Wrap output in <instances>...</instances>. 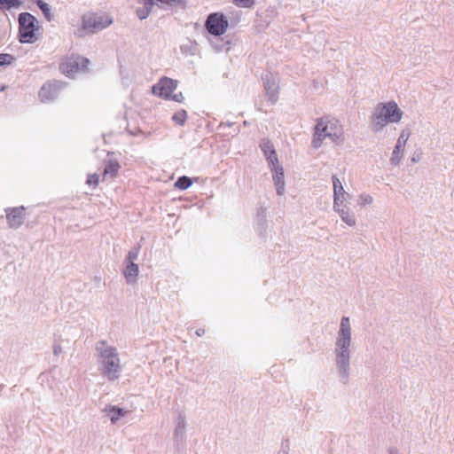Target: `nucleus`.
<instances>
[{
  "label": "nucleus",
  "mask_w": 454,
  "mask_h": 454,
  "mask_svg": "<svg viewBox=\"0 0 454 454\" xmlns=\"http://www.w3.org/2000/svg\"><path fill=\"white\" fill-rule=\"evenodd\" d=\"M6 214H7L6 216H7L9 225L12 228H17L23 222V219L25 216V207H14V208L6 210Z\"/></svg>",
  "instance_id": "obj_14"
},
{
  "label": "nucleus",
  "mask_w": 454,
  "mask_h": 454,
  "mask_svg": "<svg viewBox=\"0 0 454 454\" xmlns=\"http://www.w3.org/2000/svg\"><path fill=\"white\" fill-rule=\"evenodd\" d=\"M332 181L333 186V203L336 206H341L342 202L348 200L350 198V195L345 192L341 181L337 177L336 175L332 176Z\"/></svg>",
  "instance_id": "obj_12"
},
{
  "label": "nucleus",
  "mask_w": 454,
  "mask_h": 454,
  "mask_svg": "<svg viewBox=\"0 0 454 454\" xmlns=\"http://www.w3.org/2000/svg\"><path fill=\"white\" fill-rule=\"evenodd\" d=\"M372 202H373L372 197L367 193H361L359 195V198L357 200V204L360 207H365L367 205H371Z\"/></svg>",
  "instance_id": "obj_32"
},
{
  "label": "nucleus",
  "mask_w": 454,
  "mask_h": 454,
  "mask_svg": "<svg viewBox=\"0 0 454 454\" xmlns=\"http://www.w3.org/2000/svg\"><path fill=\"white\" fill-rule=\"evenodd\" d=\"M186 119H187V113L184 109L177 111L172 116L173 121L179 126H184Z\"/></svg>",
  "instance_id": "obj_28"
},
{
  "label": "nucleus",
  "mask_w": 454,
  "mask_h": 454,
  "mask_svg": "<svg viewBox=\"0 0 454 454\" xmlns=\"http://www.w3.org/2000/svg\"><path fill=\"white\" fill-rule=\"evenodd\" d=\"M15 58L7 53H0V67L10 66L13 63Z\"/></svg>",
  "instance_id": "obj_31"
},
{
  "label": "nucleus",
  "mask_w": 454,
  "mask_h": 454,
  "mask_svg": "<svg viewBox=\"0 0 454 454\" xmlns=\"http://www.w3.org/2000/svg\"><path fill=\"white\" fill-rule=\"evenodd\" d=\"M255 0H232V2L239 7L250 8L254 4Z\"/></svg>",
  "instance_id": "obj_33"
},
{
  "label": "nucleus",
  "mask_w": 454,
  "mask_h": 454,
  "mask_svg": "<svg viewBox=\"0 0 454 454\" xmlns=\"http://www.w3.org/2000/svg\"><path fill=\"white\" fill-rule=\"evenodd\" d=\"M270 170L273 172L272 179L276 187V192L278 196H282L285 193V176L282 166L278 161L277 164L269 165Z\"/></svg>",
  "instance_id": "obj_11"
},
{
  "label": "nucleus",
  "mask_w": 454,
  "mask_h": 454,
  "mask_svg": "<svg viewBox=\"0 0 454 454\" xmlns=\"http://www.w3.org/2000/svg\"><path fill=\"white\" fill-rule=\"evenodd\" d=\"M229 26L228 20L223 13L213 12L210 13L205 22L207 31L215 36L223 35Z\"/></svg>",
  "instance_id": "obj_7"
},
{
  "label": "nucleus",
  "mask_w": 454,
  "mask_h": 454,
  "mask_svg": "<svg viewBox=\"0 0 454 454\" xmlns=\"http://www.w3.org/2000/svg\"><path fill=\"white\" fill-rule=\"evenodd\" d=\"M260 148L266 157L269 165H274L278 163V159L277 157L276 150L269 139H262L260 143Z\"/></svg>",
  "instance_id": "obj_15"
},
{
  "label": "nucleus",
  "mask_w": 454,
  "mask_h": 454,
  "mask_svg": "<svg viewBox=\"0 0 454 454\" xmlns=\"http://www.w3.org/2000/svg\"><path fill=\"white\" fill-rule=\"evenodd\" d=\"M139 251H140V246L139 245L133 247L128 252V254H127V256L125 258L124 262H134L135 260H137V257H138Z\"/></svg>",
  "instance_id": "obj_30"
},
{
  "label": "nucleus",
  "mask_w": 454,
  "mask_h": 454,
  "mask_svg": "<svg viewBox=\"0 0 454 454\" xmlns=\"http://www.w3.org/2000/svg\"><path fill=\"white\" fill-rule=\"evenodd\" d=\"M43 28L41 22L32 14H30V44L42 38Z\"/></svg>",
  "instance_id": "obj_17"
},
{
  "label": "nucleus",
  "mask_w": 454,
  "mask_h": 454,
  "mask_svg": "<svg viewBox=\"0 0 454 454\" xmlns=\"http://www.w3.org/2000/svg\"><path fill=\"white\" fill-rule=\"evenodd\" d=\"M67 83L58 80L48 81L39 90V98L42 102L49 103L55 100L60 92L66 88Z\"/></svg>",
  "instance_id": "obj_8"
},
{
  "label": "nucleus",
  "mask_w": 454,
  "mask_h": 454,
  "mask_svg": "<svg viewBox=\"0 0 454 454\" xmlns=\"http://www.w3.org/2000/svg\"><path fill=\"white\" fill-rule=\"evenodd\" d=\"M22 3V0H0V8H19Z\"/></svg>",
  "instance_id": "obj_29"
},
{
  "label": "nucleus",
  "mask_w": 454,
  "mask_h": 454,
  "mask_svg": "<svg viewBox=\"0 0 454 454\" xmlns=\"http://www.w3.org/2000/svg\"><path fill=\"white\" fill-rule=\"evenodd\" d=\"M53 355L56 357H59L63 353V348L59 340H55L52 346Z\"/></svg>",
  "instance_id": "obj_35"
},
{
  "label": "nucleus",
  "mask_w": 454,
  "mask_h": 454,
  "mask_svg": "<svg viewBox=\"0 0 454 454\" xmlns=\"http://www.w3.org/2000/svg\"><path fill=\"white\" fill-rule=\"evenodd\" d=\"M176 426H185V419L181 413L178 414Z\"/></svg>",
  "instance_id": "obj_37"
},
{
  "label": "nucleus",
  "mask_w": 454,
  "mask_h": 454,
  "mask_svg": "<svg viewBox=\"0 0 454 454\" xmlns=\"http://www.w3.org/2000/svg\"><path fill=\"white\" fill-rule=\"evenodd\" d=\"M30 2L35 3L37 7L41 10L43 17L48 20L51 21L53 19V15L51 13V6L43 0H30Z\"/></svg>",
  "instance_id": "obj_23"
},
{
  "label": "nucleus",
  "mask_w": 454,
  "mask_h": 454,
  "mask_svg": "<svg viewBox=\"0 0 454 454\" xmlns=\"http://www.w3.org/2000/svg\"><path fill=\"white\" fill-rule=\"evenodd\" d=\"M195 333L197 336L200 337V336L204 335L205 330L203 328H199L196 330Z\"/></svg>",
  "instance_id": "obj_39"
},
{
  "label": "nucleus",
  "mask_w": 454,
  "mask_h": 454,
  "mask_svg": "<svg viewBox=\"0 0 454 454\" xmlns=\"http://www.w3.org/2000/svg\"><path fill=\"white\" fill-rule=\"evenodd\" d=\"M352 330L348 317H342L334 345L335 365L340 381L347 385L350 378Z\"/></svg>",
  "instance_id": "obj_1"
},
{
  "label": "nucleus",
  "mask_w": 454,
  "mask_h": 454,
  "mask_svg": "<svg viewBox=\"0 0 454 454\" xmlns=\"http://www.w3.org/2000/svg\"><path fill=\"white\" fill-rule=\"evenodd\" d=\"M262 82L265 94L269 101L273 105L278 99V79L270 73L262 76Z\"/></svg>",
  "instance_id": "obj_10"
},
{
  "label": "nucleus",
  "mask_w": 454,
  "mask_h": 454,
  "mask_svg": "<svg viewBox=\"0 0 454 454\" xmlns=\"http://www.w3.org/2000/svg\"><path fill=\"white\" fill-rule=\"evenodd\" d=\"M28 12H22L19 17L20 23V42L26 43H28Z\"/></svg>",
  "instance_id": "obj_19"
},
{
  "label": "nucleus",
  "mask_w": 454,
  "mask_h": 454,
  "mask_svg": "<svg viewBox=\"0 0 454 454\" xmlns=\"http://www.w3.org/2000/svg\"><path fill=\"white\" fill-rule=\"evenodd\" d=\"M96 351L102 376L109 381L118 380L121 366L117 348L107 345L106 340H99L96 344Z\"/></svg>",
  "instance_id": "obj_2"
},
{
  "label": "nucleus",
  "mask_w": 454,
  "mask_h": 454,
  "mask_svg": "<svg viewBox=\"0 0 454 454\" xmlns=\"http://www.w3.org/2000/svg\"><path fill=\"white\" fill-rule=\"evenodd\" d=\"M126 266L123 270V275L127 280V283L132 284L137 281V278L139 272V268L134 262H125Z\"/></svg>",
  "instance_id": "obj_20"
},
{
  "label": "nucleus",
  "mask_w": 454,
  "mask_h": 454,
  "mask_svg": "<svg viewBox=\"0 0 454 454\" xmlns=\"http://www.w3.org/2000/svg\"><path fill=\"white\" fill-rule=\"evenodd\" d=\"M120 164L116 160H109L105 163L103 179H113L117 176Z\"/></svg>",
  "instance_id": "obj_21"
},
{
  "label": "nucleus",
  "mask_w": 454,
  "mask_h": 454,
  "mask_svg": "<svg viewBox=\"0 0 454 454\" xmlns=\"http://www.w3.org/2000/svg\"><path fill=\"white\" fill-rule=\"evenodd\" d=\"M333 209L336 213H338V215H340L341 220L346 224H348V226L356 225V221L355 215L350 214V209L347 204H344V202H342L341 206H336L333 203Z\"/></svg>",
  "instance_id": "obj_16"
},
{
  "label": "nucleus",
  "mask_w": 454,
  "mask_h": 454,
  "mask_svg": "<svg viewBox=\"0 0 454 454\" xmlns=\"http://www.w3.org/2000/svg\"><path fill=\"white\" fill-rule=\"evenodd\" d=\"M326 137L336 144L342 142L343 129L338 120L325 116L317 120L311 141L312 147L315 149L319 148Z\"/></svg>",
  "instance_id": "obj_3"
},
{
  "label": "nucleus",
  "mask_w": 454,
  "mask_h": 454,
  "mask_svg": "<svg viewBox=\"0 0 454 454\" xmlns=\"http://www.w3.org/2000/svg\"><path fill=\"white\" fill-rule=\"evenodd\" d=\"M99 182V176L98 174H90L87 176L86 184L89 185L97 186Z\"/></svg>",
  "instance_id": "obj_34"
},
{
  "label": "nucleus",
  "mask_w": 454,
  "mask_h": 454,
  "mask_svg": "<svg viewBox=\"0 0 454 454\" xmlns=\"http://www.w3.org/2000/svg\"><path fill=\"white\" fill-rule=\"evenodd\" d=\"M169 99L178 102V103H181L184 101V97L183 96L182 92H178V93H175V94L172 93L171 97H169Z\"/></svg>",
  "instance_id": "obj_36"
},
{
  "label": "nucleus",
  "mask_w": 454,
  "mask_h": 454,
  "mask_svg": "<svg viewBox=\"0 0 454 454\" xmlns=\"http://www.w3.org/2000/svg\"><path fill=\"white\" fill-rule=\"evenodd\" d=\"M82 28L88 33L94 34L109 27L113 19L106 13L89 12L82 16Z\"/></svg>",
  "instance_id": "obj_5"
},
{
  "label": "nucleus",
  "mask_w": 454,
  "mask_h": 454,
  "mask_svg": "<svg viewBox=\"0 0 454 454\" xmlns=\"http://www.w3.org/2000/svg\"><path fill=\"white\" fill-rule=\"evenodd\" d=\"M153 5L158 4L160 7L164 8L167 6H175V5H180L184 7L185 6V0H153Z\"/></svg>",
  "instance_id": "obj_27"
},
{
  "label": "nucleus",
  "mask_w": 454,
  "mask_h": 454,
  "mask_svg": "<svg viewBox=\"0 0 454 454\" xmlns=\"http://www.w3.org/2000/svg\"><path fill=\"white\" fill-rule=\"evenodd\" d=\"M180 50L184 55L194 56L197 53V43L189 41L187 43L181 45Z\"/></svg>",
  "instance_id": "obj_26"
},
{
  "label": "nucleus",
  "mask_w": 454,
  "mask_h": 454,
  "mask_svg": "<svg viewBox=\"0 0 454 454\" xmlns=\"http://www.w3.org/2000/svg\"><path fill=\"white\" fill-rule=\"evenodd\" d=\"M410 137V132L406 130H403L397 139V142L395 145V148L392 153V156L390 158L391 164L396 166L401 162L402 156H400V153L403 151L408 138Z\"/></svg>",
  "instance_id": "obj_13"
},
{
  "label": "nucleus",
  "mask_w": 454,
  "mask_h": 454,
  "mask_svg": "<svg viewBox=\"0 0 454 454\" xmlns=\"http://www.w3.org/2000/svg\"><path fill=\"white\" fill-rule=\"evenodd\" d=\"M178 82L176 80L162 77L160 81L153 86V94L164 99H169L171 94L177 87Z\"/></svg>",
  "instance_id": "obj_9"
},
{
  "label": "nucleus",
  "mask_w": 454,
  "mask_h": 454,
  "mask_svg": "<svg viewBox=\"0 0 454 454\" xmlns=\"http://www.w3.org/2000/svg\"><path fill=\"white\" fill-rule=\"evenodd\" d=\"M420 154H421V153H414L411 157V161L413 163L418 162L420 160Z\"/></svg>",
  "instance_id": "obj_38"
},
{
  "label": "nucleus",
  "mask_w": 454,
  "mask_h": 454,
  "mask_svg": "<svg viewBox=\"0 0 454 454\" xmlns=\"http://www.w3.org/2000/svg\"><path fill=\"white\" fill-rule=\"evenodd\" d=\"M89 63L87 58L72 55L59 65V69L67 76L74 78L79 73H85Z\"/></svg>",
  "instance_id": "obj_6"
},
{
  "label": "nucleus",
  "mask_w": 454,
  "mask_h": 454,
  "mask_svg": "<svg viewBox=\"0 0 454 454\" xmlns=\"http://www.w3.org/2000/svg\"><path fill=\"white\" fill-rule=\"evenodd\" d=\"M266 209L259 208L257 211V231L261 235H262L265 231V222H266Z\"/></svg>",
  "instance_id": "obj_24"
},
{
  "label": "nucleus",
  "mask_w": 454,
  "mask_h": 454,
  "mask_svg": "<svg viewBox=\"0 0 454 454\" xmlns=\"http://www.w3.org/2000/svg\"><path fill=\"white\" fill-rule=\"evenodd\" d=\"M403 117V112L395 101L379 103L371 116V127L373 132H380L387 123H397Z\"/></svg>",
  "instance_id": "obj_4"
},
{
  "label": "nucleus",
  "mask_w": 454,
  "mask_h": 454,
  "mask_svg": "<svg viewBox=\"0 0 454 454\" xmlns=\"http://www.w3.org/2000/svg\"><path fill=\"white\" fill-rule=\"evenodd\" d=\"M106 416L110 419L112 423L117 422L121 418L129 413V411L121 408L116 405H108L105 408Z\"/></svg>",
  "instance_id": "obj_18"
},
{
  "label": "nucleus",
  "mask_w": 454,
  "mask_h": 454,
  "mask_svg": "<svg viewBox=\"0 0 454 454\" xmlns=\"http://www.w3.org/2000/svg\"><path fill=\"white\" fill-rule=\"evenodd\" d=\"M192 179L187 176H182L177 178V180L175 183V187L184 191L192 186Z\"/></svg>",
  "instance_id": "obj_25"
},
{
  "label": "nucleus",
  "mask_w": 454,
  "mask_h": 454,
  "mask_svg": "<svg viewBox=\"0 0 454 454\" xmlns=\"http://www.w3.org/2000/svg\"><path fill=\"white\" fill-rule=\"evenodd\" d=\"M138 4H142L144 6L136 10V14L139 20H145L151 13L153 2V0H137Z\"/></svg>",
  "instance_id": "obj_22"
}]
</instances>
